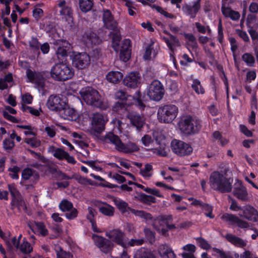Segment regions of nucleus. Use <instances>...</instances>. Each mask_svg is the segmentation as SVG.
Masks as SVG:
<instances>
[{
  "mask_svg": "<svg viewBox=\"0 0 258 258\" xmlns=\"http://www.w3.org/2000/svg\"><path fill=\"white\" fill-rule=\"evenodd\" d=\"M27 76L29 81L38 86L43 87L44 83V73L33 72L31 70H27Z\"/></svg>",
  "mask_w": 258,
  "mask_h": 258,
  "instance_id": "412c9836",
  "label": "nucleus"
},
{
  "mask_svg": "<svg viewBox=\"0 0 258 258\" xmlns=\"http://www.w3.org/2000/svg\"><path fill=\"white\" fill-rule=\"evenodd\" d=\"M22 238V235L20 234L18 237H13L11 239L6 240V243L7 246L8 250L12 251L14 249L19 248V244Z\"/></svg>",
  "mask_w": 258,
  "mask_h": 258,
  "instance_id": "473e14b6",
  "label": "nucleus"
},
{
  "mask_svg": "<svg viewBox=\"0 0 258 258\" xmlns=\"http://www.w3.org/2000/svg\"><path fill=\"white\" fill-rule=\"evenodd\" d=\"M13 78L12 74L7 75L4 78L0 79V89L4 90L13 85Z\"/></svg>",
  "mask_w": 258,
  "mask_h": 258,
  "instance_id": "72a5a7b5",
  "label": "nucleus"
},
{
  "mask_svg": "<svg viewBox=\"0 0 258 258\" xmlns=\"http://www.w3.org/2000/svg\"><path fill=\"white\" fill-rule=\"evenodd\" d=\"M115 158V161L119 163L120 165L124 168L128 169L131 167L129 162L127 160L118 157H116Z\"/></svg>",
  "mask_w": 258,
  "mask_h": 258,
  "instance_id": "338daca9",
  "label": "nucleus"
},
{
  "mask_svg": "<svg viewBox=\"0 0 258 258\" xmlns=\"http://www.w3.org/2000/svg\"><path fill=\"white\" fill-rule=\"evenodd\" d=\"M66 101L61 99L59 96L56 95H51L49 97L46 105L47 107L52 111L60 112L62 108L66 105Z\"/></svg>",
  "mask_w": 258,
  "mask_h": 258,
  "instance_id": "4468645a",
  "label": "nucleus"
},
{
  "mask_svg": "<svg viewBox=\"0 0 258 258\" xmlns=\"http://www.w3.org/2000/svg\"><path fill=\"white\" fill-rule=\"evenodd\" d=\"M130 212L135 215L136 216L140 217L149 222L152 220L151 215L142 210H136L135 209H131Z\"/></svg>",
  "mask_w": 258,
  "mask_h": 258,
  "instance_id": "a19ab883",
  "label": "nucleus"
},
{
  "mask_svg": "<svg viewBox=\"0 0 258 258\" xmlns=\"http://www.w3.org/2000/svg\"><path fill=\"white\" fill-rule=\"evenodd\" d=\"M242 59L249 67L253 66L255 62L254 57L249 53H245L242 56Z\"/></svg>",
  "mask_w": 258,
  "mask_h": 258,
  "instance_id": "5fc2aeb1",
  "label": "nucleus"
},
{
  "mask_svg": "<svg viewBox=\"0 0 258 258\" xmlns=\"http://www.w3.org/2000/svg\"><path fill=\"white\" fill-rule=\"evenodd\" d=\"M201 208L206 211L205 215L207 217L211 219L214 218V216L212 214L213 208L212 206L206 204H203V205H201Z\"/></svg>",
  "mask_w": 258,
  "mask_h": 258,
  "instance_id": "680f3d73",
  "label": "nucleus"
},
{
  "mask_svg": "<svg viewBox=\"0 0 258 258\" xmlns=\"http://www.w3.org/2000/svg\"><path fill=\"white\" fill-rule=\"evenodd\" d=\"M172 219L171 215L161 216L154 221L153 226L160 233L165 235L168 229L175 228L174 225L169 223Z\"/></svg>",
  "mask_w": 258,
  "mask_h": 258,
  "instance_id": "9d476101",
  "label": "nucleus"
},
{
  "mask_svg": "<svg viewBox=\"0 0 258 258\" xmlns=\"http://www.w3.org/2000/svg\"><path fill=\"white\" fill-rule=\"evenodd\" d=\"M34 227L35 230L42 235L45 236L47 234L48 231L43 223L41 222L35 223Z\"/></svg>",
  "mask_w": 258,
  "mask_h": 258,
  "instance_id": "6e6d98bb",
  "label": "nucleus"
},
{
  "mask_svg": "<svg viewBox=\"0 0 258 258\" xmlns=\"http://www.w3.org/2000/svg\"><path fill=\"white\" fill-rule=\"evenodd\" d=\"M200 0L194 1L188 4L184 5L182 7L183 13L191 18H194L200 9Z\"/></svg>",
  "mask_w": 258,
  "mask_h": 258,
  "instance_id": "aec40b11",
  "label": "nucleus"
},
{
  "mask_svg": "<svg viewBox=\"0 0 258 258\" xmlns=\"http://www.w3.org/2000/svg\"><path fill=\"white\" fill-rule=\"evenodd\" d=\"M178 113V108L176 105L166 104L159 108L157 118L161 122L170 123L176 118Z\"/></svg>",
  "mask_w": 258,
  "mask_h": 258,
  "instance_id": "423d86ee",
  "label": "nucleus"
},
{
  "mask_svg": "<svg viewBox=\"0 0 258 258\" xmlns=\"http://www.w3.org/2000/svg\"><path fill=\"white\" fill-rule=\"evenodd\" d=\"M79 93L87 104L101 109L106 108L107 105L103 103V98L96 89L91 87H86L83 88Z\"/></svg>",
  "mask_w": 258,
  "mask_h": 258,
  "instance_id": "f257e3e1",
  "label": "nucleus"
},
{
  "mask_svg": "<svg viewBox=\"0 0 258 258\" xmlns=\"http://www.w3.org/2000/svg\"><path fill=\"white\" fill-rule=\"evenodd\" d=\"M53 44L57 46L56 54L59 59L67 55L68 51L71 47V45L68 41L61 39L56 40Z\"/></svg>",
  "mask_w": 258,
  "mask_h": 258,
  "instance_id": "a211bd4d",
  "label": "nucleus"
},
{
  "mask_svg": "<svg viewBox=\"0 0 258 258\" xmlns=\"http://www.w3.org/2000/svg\"><path fill=\"white\" fill-rule=\"evenodd\" d=\"M33 170L30 168L25 169L22 173V178L24 180H28L30 179L33 175Z\"/></svg>",
  "mask_w": 258,
  "mask_h": 258,
  "instance_id": "774afa93",
  "label": "nucleus"
},
{
  "mask_svg": "<svg viewBox=\"0 0 258 258\" xmlns=\"http://www.w3.org/2000/svg\"><path fill=\"white\" fill-rule=\"evenodd\" d=\"M153 136L157 144L160 145L159 148H155L154 153L162 156H166L167 154L165 149L166 141L164 134L161 132L156 131L154 132Z\"/></svg>",
  "mask_w": 258,
  "mask_h": 258,
  "instance_id": "f8f14e48",
  "label": "nucleus"
},
{
  "mask_svg": "<svg viewBox=\"0 0 258 258\" xmlns=\"http://www.w3.org/2000/svg\"><path fill=\"white\" fill-rule=\"evenodd\" d=\"M99 211L102 214L110 217L113 215L114 210L111 206L104 203L99 207Z\"/></svg>",
  "mask_w": 258,
  "mask_h": 258,
  "instance_id": "58836bf2",
  "label": "nucleus"
},
{
  "mask_svg": "<svg viewBox=\"0 0 258 258\" xmlns=\"http://www.w3.org/2000/svg\"><path fill=\"white\" fill-rule=\"evenodd\" d=\"M131 54V41L129 39H125L121 43L120 58L122 61L126 62L130 59Z\"/></svg>",
  "mask_w": 258,
  "mask_h": 258,
  "instance_id": "393cba45",
  "label": "nucleus"
},
{
  "mask_svg": "<svg viewBox=\"0 0 258 258\" xmlns=\"http://www.w3.org/2000/svg\"><path fill=\"white\" fill-rule=\"evenodd\" d=\"M49 153L51 154L56 158L62 160L67 155V152L63 149L56 148L54 146H50L47 149Z\"/></svg>",
  "mask_w": 258,
  "mask_h": 258,
  "instance_id": "c85d7f7f",
  "label": "nucleus"
},
{
  "mask_svg": "<svg viewBox=\"0 0 258 258\" xmlns=\"http://www.w3.org/2000/svg\"><path fill=\"white\" fill-rule=\"evenodd\" d=\"M233 193L236 198L241 200H245L247 197L246 189L239 180L234 183Z\"/></svg>",
  "mask_w": 258,
  "mask_h": 258,
  "instance_id": "b1692460",
  "label": "nucleus"
},
{
  "mask_svg": "<svg viewBox=\"0 0 258 258\" xmlns=\"http://www.w3.org/2000/svg\"><path fill=\"white\" fill-rule=\"evenodd\" d=\"M60 116L64 119L69 120H77L79 118V113L73 108L69 106L67 103L64 107L59 112Z\"/></svg>",
  "mask_w": 258,
  "mask_h": 258,
  "instance_id": "4be33fe9",
  "label": "nucleus"
},
{
  "mask_svg": "<svg viewBox=\"0 0 258 258\" xmlns=\"http://www.w3.org/2000/svg\"><path fill=\"white\" fill-rule=\"evenodd\" d=\"M54 250L56 252L57 258H73V255L69 252L63 251L58 245H55Z\"/></svg>",
  "mask_w": 258,
  "mask_h": 258,
  "instance_id": "49530a36",
  "label": "nucleus"
},
{
  "mask_svg": "<svg viewBox=\"0 0 258 258\" xmlns=\"http://www.w3.org/2000/svg\"><path fill=\"white\" fill-rule=\"evenodd\" d=\"M74 75V71L70 66L66 63H57L54 65L50 71L51 77L56 81H66L71 79Z\"/></svg>",
  "mask_w": 258,
  "mask_h": 258,
  "instance_id": "39448f33",
  "label": "nucleus"
},
{
  "mask_svg": "<svg viewBox=\"0 0 258 258\" xmlns=\"http://www.w3.org/2000/svg\"><path fill=\"white\" fill-rule=\"evenodd\" d=\"M173 152L180 157L189 155L192 152V147L185 142L178 140H173L171 143Z\"/></svg>",
  "mask_w": 258,
  "mask_h": 258,
  "instance_id": "1a4fd4ad",
  "label": "nucleus"
},
{
  "mask_svg": "<svg viewBox=\"0 0 258 258\" xmlns=\"http://www.w3.org/2000/svg\"><path fill=\"white\" fill-rule=\"evenodd\" d=\"M140 174L145 179H149L153 174V166L151 164L147 163L144 168H141Z\"/></svg>",
  "mask_w": 258,
  "mask_h": 258,
  "instance_id": "f704fd0d",
  "label": "nucleus"
},
{
  "mask_svg": "<svg viewBox=\"0 0 258 258\" xmlns=\"http://www.w3.org/2000/svg\"><path fill=\"white\" fill-rule=\"evenodd\" d=\"M127 117L130 120L131 123L138 130H140L145 123L144 117L136 112H129Z\"/></svg>",
  "mask_w": 258,
  "mask_h": 258,
  "instance_id": "5701e85b",
  "label": "nucleus"
},
{
  "mask_svg": "<svg viewBox=\"0 0 258 258\" xmlns=\"http://www.w3.org/2000/svg\"><path fill=\"white\" fill-rule=\"evenodd\" d=\"M90 62V56L86 53H74L72 62L74 66L78 69L86 68L89 66Z\"/></svg>",
  "mask_w": 258,
  "mask_h": 258,
  "instance_id": "9b49d317",
  "label": "nucleus"
},
{
  "mask_svg": "<svg viewBox=\"0 0 258 258\" xmlns=\"http://www.w3.org/2000/svg\"><path fill=\"white\" fill-rule=\"evenodd\" d=\"M17 127L24 130L23 133L26 136H36L37 130L30 125H18Z\"/></svg>",
  "mask_w": 258,
  "mask_h": 258,
  "instance_id": "c03bdc74",
  "label": "nucleus"
},
{
  "mask_svg": "<svg viewBox=\"0 0 258 258\" xmlns=\"http://www.w3.org/2000/svg\"><path fill=\"white\" fill-rule=\"evenodd\" d=\"M11 205L14 207H17L18 208H19L20 207H23L24 206V202L23 201L21 195L12 198Z\"/></svg>",
  "mask_w": 258,
  "mask_h": 258,
  "instance_id": "4d7b16f0",
  "label": "nucleus"
},
{
  "mask_svg": "<svg viewBox=\"0 0 258 258\" xmlns=\"http://www.w3.org/2000/svg\"><path fill=\"white\" fill-rule=\"evenodd\" d=\"M158 253L161 258H175L176 255L170 247L166 244L159 246Z\"/></svg>",
  "mask_w": 258,
  "mask_h": 258,
  "instance_id": "cd10ccee",
  "label": "nucleus"
},
{
  "mask_svg": "<svg viewBox=\"0 0 258 258\" xmlns=\"http://www.w3.org/2000/svg\"><path fill=\"white\" fill-rule=\"evenodd\" d=\"M93 5V0H79V7L83 12L90 11Z\"/></svg>",
  "mask_w": 258,
  "mask_h": 258,
  "instance_id": "a18cd8bd",
  "label": "nucleus"
},
{
  "mask_svg": "<svg viewBox=\"0 0 258 258\" xmlns=\"http://www.w3.org/2000/svg\"><path fill=\"white\" fill-rule=\"evenodd\" d=\"M164 92L162 83L158 80H154L148 86L147 94L151 100L159 101L162 99Z\"/></svg>",
  "mask_w": 258,
  "mask_h": 258,
  "instance_id": "6e6552de",
  "label": "nucleus"
},
{
  "mask_svg": "<svg viewBox=\"0 0 258 258\" xmlns=\"http://www.w3.org/2000/svg\"><path fill=\"white\" fill-rule=\"evenodd\" d=\"M3 147L6 150H10L14 147V143L13 140L7 139L3 141Z\"/></svg>",
  "mask_w": 258,
  "mask_h": 258,
  "instance_id": "69168bd1",
  "label": "nucleus"
},
{
  "mask_svg": "<svg viewBox=\"0 0 258 258\" xmlns=\"http://www.w3.org/2000/svg\"><path fill=\"white\" fill-rule=\"evenodd\" d=\"M113 201L115 206L122 214H125L126 213L130 212V210L132 209L128 206L127 203L117 198L114 199Z\"/></svg>",
  "mask_w": 258,
  "mask_h": 258,
  "instance_id": "c9c22d12",
  "label": "nucleus"
},
{
  "mask_svg": "<svg viewBox=\"0 0 258 258\" xmlns=\"http://www.w3.org/2000/svg\"><path fill=\"white\" fill-rule=\"evenodd\" d=\"M225 237L228 241L236 246L243 248L246 245V243L242 239L231 234H227Z\"/></svg>",
  "mask_w": 258,
  "mask_h": 258,
  "instance_id": "2f4dec72",
  "label": "nucleus"
},
{
  "mask_svg": "<svg viewBox=\"0 0 258 258\" xmlns=\"http://www.w3.org/2000/svg\"><path fill=\"white\" fill-rule=\"evenodd\" d=\"M110 124L113 125V130L114 132L120 134L122 133L124 124L119 118H114L111 120Z\"/></svg>",
  "mask_w": 258,
  "mask_h": 258,
  "instance_id": "4c0bfd02",
  "label": "nucleus"
},
{
  "mask_svg": "<svg viewBox=\"0 0 258 258\" xmlns=\"http://www.w3.org/2000/svg\"><path fill=\"white\" fill-rule=\"evenodd\" d=\"M123 74L119 71H110L106 76L107 80L112 83H117L122 79Z\"/></svg>",
  "mask_w": 258,
  "mask_h": 258,
  "instance_id": "7c9ffc66",
  "label": "nucleus"
},
{
  "mask_svg": "<svg viewBox=\"0 0 258 258\" xmlns=\"http://www.w3.org/2000/svg\"><path fill=\"white\" fill-rule=\"evenodd\" d=\"M93 238L95 245L102 252L107 253L112 250L113 244L109 239L96 235H93Z\"/></svg>",
  "mask_w": 258,
  "mask_h": 258,
  "instance_id": "ddd939ff",
  "label": "nucleus"
},
{
  "mask_svg": "<svg viewBox=\"0 0 258 258\" xmlns=\"http://www.w3.org/2000/svg\"><path fill=\"white\" fill-rule=\"evenodd\" d=\"M222 13L225 17H229L232 20H237L240 17V14L238 12L233 11L230 8L226 7L225 3L222 4Z\"/></svg>",
  "mask_w": 258,
  "mask_h": 258,
  "instance_id": "c756f323",
  "label": "nucleus"
},
{
  "mask_svg": "<svg viewBox=\"0 0 258 258\" xmlns=\"http://www.w3.org/2000/svg\"><path fill=\"white\" fill-rule=\"evenodd\" d=\"M180 130L187 135L198 133L201 128V121L195 116H182L178 123Z\"/></svg>",
  "mask_w": 258,
  "mask_h": 258,
  "instance_id": "20e7f679",
  "label": "nucleus"
},
{
  "mask_svg": "<svg viewBox=\"0 0 258 258\" xmlns=\"http://www.w3.org/2000/svg\"><path fill=\"white\" fill-rule=\"evenodd\" d=\"M105 235L110 239V241L114 242L122 247L123 246L125 239L124 234L119 229H115L107 231Z\"/></svg>",
  "mask_w": 258,
  "mask_h": 258,
  "instance_id": "f3484780",
  "label": "nucleus"
},
{
  "mask_svg": "<svg viewBox=\"0 0 258 258\" xmlns=\"http://www.w3.org/2000/svg\"><path fill=\"white\" fill-rule=\"evenodd\" d=\"M141 79V76L139 73L131 72L124 77L123 82L125 86L135 88L140 85Z\"/></svg>",
  "mask_w": 258,
  "mask_h": 258,
  "instance_id": "dca6fc26",
  "label": "nucleus"
},
{
  "mask_svg": "<svg viewBox=\"0 0 258 258\" xmlns=\"http://www.w3.org/2000/svg\"><path fill=\"white\" fill-rule=\"evenodd\" d=\"M108 120L107 116L100 113H95L91 117V127L87 131L90 134L99 133L103 131L106 122Z\"/></svg>",
  "mask_w": 258,
  "mask_h": 258,
  "instance_id": "0eeeda50",
  "label": "nucleus"
},
{
  "mask_svg": "<svg viewBox=\"0 0 258 258\" xmlns=\"http://www.w3.org/2000/svg\"><path fill=\"white\" fill-rule=\"evenodd\" d=\"M196 240H197L199 245L202 248L204 249H208L210 248V245L204 239L201 238V237H199V238H196Z\"/></svg>",
  "mask_w": 258,
  "mask_h": 258,
  "instance_id": "0e129e2a",
  "label": "nucleus"
},
{
  "mask_svg": "<svg viewBox=\"0 0 258 258\" xmlns=\"http://www.w3.org/2000/svg\"><path fill=\"white\" fill-rule=\"evenodd\" d=\"M125 5L128 9L129 15L133 16H135L136 13L135 10H136V8L135 3L130 0H125Z\"/></svg>",
  "mask_w": 258,
  "mask_h": 258,
  "instance_id": "bf43d9fd",
  "label": "nucleus"
},
{
  "mask_svg": "<svg viewBox=\"0 0 258 258\" xmlns=\"http://www.w3.org/2000/svg\"><path fill=\"white\" fill-rule=\"evenodd\" d=\"M142 143L147 147H150L151 149L153 150L154 151L155 148H152L154 145V141L150 135H146L141 139Z\"/></svg>",
  "mask_w": 258,
  "mask_h": 258,
  "instance_id": "603ef678",
  "label": "nucleus"
},
{
  "mask_svg": "<svg viewBox=\"0 0 258 258\" xmlns=\"http://www.w3.org/2000/svg\"><path fill=\"white\" fill-rule=\"evenodd\" d=\"M157 54V52L154 49L153 43L149 44L145 50V54L143 55V58L145 60H150L154 58Z\"/></svg>",
  "mask_w": 258,
  "mask_h": 258,
  "instance_id": "ea45409f",
  "label": "nucleus"
},
{
  "mask_svg": "<svg viewBox=\"0 0 258 258\" xmlns=\"http://www.w3.org/2000/svg\"><path fill=\"white\" fill-rule=\"evenodd\" d=\"M220 218L225 222H227L229 224H236V222L238 220V217L234 215L224 213L220 216Z\"/></svg>",
  "mask_w": 258,
  "mask_h": 258,
  "instance_id": "79ce46f5",
  "label": "nucleus"
},
{
  "mask_svg": "<svg viewBox=\"0 0 258 258\" xmlns=\"http://www.w3.org/2000/svg\"><path fill=\"white\" fill-rule=\"evenodd\" d=\"M59 208L63 212H69L73 208V204L69 201L63 200L60 203Z\"/></svg>",
  "mask_w": 258,
  "mask_h": 258,
  "instance_id": "864d4df0",
  "label": "nucleus"
},
{
  "mask_svg": "<svg viewBox=\"0 0 258 258\" xmlns=\"http://www.w3.org/2000/svg\"><path fill=\"white\" fill-rule=\"evenodd\" d=\"M25 142L32 148H37L40 146L41 144L40 140L36 136L31 138H26L25 139Z\"/></svg>",
  "mask_w": 258,
  "mask_h": 258,
  "instance_id": "3c124183",
  "label": "nucleus"
},
{
  "mask_svg": "<svg viewBox=\"0 0 258 258\" xmlns=\"http://www.w3.org/2000/svg\"><path fill=\"white\" fill-rule=\"evenodd\" d=\"M238 215L253 222L258 221V211L251 206H246L243 207L242 213H239Z\"/></svg>",
  "mask_w": 258,
  "mask_h": 258,
  "instance_id": "6ab92c4d",
  "label": "nucleus"
},
{
  "mask_svg": "<svg viewBox=\"0 0 258 258\" xmlns=\"http://www.w3.org/2000/svg\"><path fill=\"white\" fill-rule=\"evenodd\" d=\"M58 6L60 9L59 13L62 16V18L66 20L71 19L73 14L72 10L71 7L66 4V2L64 1H60L58 4Z\"/></svg>",
  "mask_w": 258,
  "mask_h": 258,
  "instance_id": "a878e982",
  "label": "nucleus"
},
{
  "mask_svg": "<svg viewBox=\"0 0 258 258\" xmlns=\"http://www.w3.org/2000/svg\"><path fill=\"white\" fill-rule=\"evenodd\" d=\"M103 20L107 28L115 29L117 26L116 22L113 19L110 12L108 10L104 11Z\"/></svg>",
  "mask_w": 258,
  "mask_h": 258,
  "instance_id": "bb28decb",
  "label": "nucleus"
},
{
  "mask_svg": "<svg viewBox=\"0 0 258 258\" xmlns=\"http://www.w3.org/2000/svg\"><path fill=\"white\" fill-rule=\"evenodd\" d=\"M162 39L166 43L171 52L170 55L172 59V62L175 68H176V61L174 56L175 51L176 48L180 46L179 40L174 36L169 35V37H162Z\"/></svg>",
  "mask_w": 258,
  "mask_h": 258,
  "instance_id": "2eb2a0df",
  "label": "nucleus"
},
{
  "mask_svg": "<svg viewBox=\"0 0 258 258\" xmlns=\"http://www.w3.org/2000/svg\"><path fill=\"white\" fill-rule=\"evenodd\" d=\"M143 242V239H132L128 241L125 240L122 247L127 248L130 246H139L142 245Z\"/></svg>",
  "mask_w": 258,
  "mask_h": 258,
  "instance_id": "8fccbe9b",
  "label": "nucleus"
},
{
  "mask_svg": "<svg viewBox=\"0 0 258 258\" xmlns=\"http://www.w3.org/2000/svg\"><path fill=\"white\" fill-rule=\"evenodd\" d=\"M88 115L87 114H82L81 115H79V118H78V122L82 125L84 130H88L85 127L88 121Z\"/></svg>",
  "mask_w": 258,
  "mask_h": 258,
  "instance_id": "e2e57ef3",
  "label": "nucleus"
},
{
  "mask_svg": "<svg viewBox=\"0 0 258 258\" xmlns=\"http://www.w3.org/2000/svg\"><path fill=\"white\" fill-rule=\"evenodd\" d=\"M211 187L221 192H229L232 189V181L225 175L217 171L213 172L210 176Z\"/></svg>",
  "mask_w": 258,
  "mask_h": 258,
  "instance_id": "f03ea898",
  "label": "nucleus"
},
{
  "mask_svg": "<svg viewBox=\"0 0 258 258\" xmlns=\"http://www.w3.org/2000/svg\"><path fill=\"white\" fill-rule=\"evenodd\" d=\"M134 258H155V256L150 250L141 248L136 252Z\"/></svg>",
  "mask_w": 258,
  "mask_h": 258,
  "instance_id": "e433bc0d",
  "label": "nucleus"
},
{
  "mask_svg": "<svg viewBox=\"0 0 258 258\" xmlns=\"http://www.w3.org/2000/svg\"><path fill=\"white\" fill-rule=\"evenodd\" d=\"M191 88L196 94L203 95L205 93V89L202 85L201 82L198 79H194L192 81Z\"/></svg>",
  "mask_w": 258,
  "mask_h": 258,
  "instance_id": "37998d69",
  "label": "nucleus"
},
{
  "mask_svg": "<svg viewBox=\"0 0 258 258\" xmlns=\"http://www.w3.org/2000/svg\"><path fill=\"white\" fill-rule=\"evenodd\" d=\"M17 250H19L23 253L28 254L32 251L33 248L30 243L24 240L20 245L19 244V248Z\"/></svg>",
  "mask_w": 258,
  "mask_h": 258,
  "instance_id": "09e8293b",
  "label": "nucleus"
},
{
  "mask_svg": "<svg viewBox=\"0 0 258 258\" xmlns=\"http://www.w3.org/2000/svg\"><path fill=\"white\" fill-rule=\"evenodd\" d=\"M115 97L116 98L121 100H126L131 101L133 99L132 96L127 95L125 92L122 90L117 91L115 93Z\"/></svg>",
  "mask_w": 258,
  "mask_h": 258,
  "instance_id": "052dcab7",
  "label": "nucleus"
},
{
  "mask_svg": "<svg viewBox=\"0 0 258 258\" xmlns=\"http://www.w3.org/2000/svg\"><path fill=\"white\" fill-rule=\"evenodd\" d=\"M134 198L146 204L155 202V199L154 198L143 193H137V195L134 196Z\"/></svg>",
  "mask_w": 258,
  "mask_h": 258,
  "instance_id": "de8ad7c7",
  "label": "nucleus"
},
{
  "mask_svg": "<svg viewBox=\"0 0 258 258\" xmlns=\"http://www.w3.org/2000/svg\"><path fill=\"white\" fill-rule=\"evenodd\" d=\"M10 176L14 179H17L19 178L18 173L20 171V168L15 165L12 166L8 169Z\"/></svg>",
  "mask_w": 258,
  "mask_h": 258,
  "instance_id": "13d9d810",
  "label": "nucleus"
},
{
  "mask_svg": "<svg viewBox=\"0 0 258 258\" xmlns=\"http://www.w3.org/2000/svg\"><path fill=\"white\" fill-rule=\"evenodd\" d=\"M105 141L107 143H111L114 145L115 149L124 153H132L137 152L139 148L134 143L129 142L126 144H123L120 138L113 133H109L106 135L104 138Z\"/></svg>",
  "mask_w": 258,
  "mask_h": 258,
  "instance_id": "7ed1b4c3",
  "label": "nucleus"
}]
</instances>
